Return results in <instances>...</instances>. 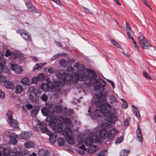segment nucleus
Masks as SVG:
<instances>
[{
  "instance_id": "f257e3e1",
  "label": "nucleus",
  "mask_w": 156,
  "mask_h": 156,
  "mask_svg": "<svg viewBox=\"0 0 156 156\" xmlns=\"http://www.w3.org/2000/svg\"><path fill=\"white\" fill-rule=\"evenodd\" d=\"M71 122L69 118L64 119L62 116L57 119L56 116H53L49 123V125L52 127L55 133L60 135H64L67 142L71 144H74L73 134L70 129Z\"/></svg>"
},
{
  "instance_id": "f03ea898",
  "label": "nucleus",
  "mask_w": 156,
  "mask_h": 156,
  "mask_svg": "<svg viewBox=\"0 0 156 156\" xmlns=\"http://www.w3.org/2000/svg\"><path fill=\"white\" fill-rule=\"evenodd\" d=\"M99 103L96 106V110L94 114L97 116L102 117L104 116L105 120L107 122L113 123L116 120L115 115L113 113L111 109V106L108 103H101L100 100Z\"/></svg>"
},
{
  "instance_id": "7ed1b4c3",
  "label": "nucleus",
  "mask_w": 156,
  "mask_h": 156,
  "mask_svg": "<svg viewBox=\"0 0 156 156\" xmlns=\"http://www.w3.org/2000/svg\"><path fill=\"white\" fill-rule=\"evenodd\" d=\"M59 75L57 76L62 79V81L64 83H66V85L70 86L72 83H77L79 79L80 80H84V83L87 87H89L92 84L95 83L93 81V80L89 78L85 73H83L81 76L77 72L74 73L73 76L69 74H67L65 73Z\"/></svg>"
},
{
  "instance_id": "20e7f679",
  "label": "nucleus",
  "mask_w": 156,
  "mask_h": 156,
  "mask_svg": "<svg viewBox=\"0 0 156 156\" xmlns=\"http://www.w3.org/2000/svg\"><path fill=\"white\" fill-rule=\"evenodd\" d=\"M58 72L59 74L56 75L57 76L60 78V81L58 83H55L54 85L51 82H48L47 83H42L41 85V88L43 90L44 92H47L48 89H51L52 91L57 93L60 92V87H63L64 84L66 85V83H64L62 81V79L57 76L58 75H59V74H62L64 73H61L59 71Z\"/></svg>"
},
{
  "instance_id": "39448f33",
  "label": "nucleus",
  "mask_w": 156,
  "mask_h": 156,
  "mask_svg": "<svg viewBox=\"0 0 156 156\" xmlns=\"http://www.w3.org/2000/svg\"><path fill=\"white\" fill-rule=\"evenodd\" d=\"M39 127H38V125L34 126L33 127V129L34 130L38 131L40 129L42 133H47V134L49 136V137L50 136H52L54 135L52 132L48 129L47 128L46 123L43 122H40L39 123Z\"/></svg>"
},
{
  "instance_id": "423d86ee",
  "label": "nucleus",
  "mask_w": 156,
  "mask_h": 156,
  "mask_svg": "<svg viewBox=\"0 0 156 156\" xmlns=\"http://www.w3.org/2000/svg\"><path fill=\"white\" fill-rule=\"evenodd\" d=\"M4 55L1 51H0V73H4L9 75H10V71L5 66L6 59L4 57Z\"/></svg>"
},
{
  "instance_id": "0eeeda50",
  "label": "nucleus",
  "mask_w": 156,
  "mask_h": 156,
  "mask_svg": "<svg viewBox=\"0 0 156 156\" xmlns=\"http://www.w3.org/2000/svg\"><path fill=\"white\" fill-rule=\"evenodd\" d=\"M17 32V33L20 34L23 39L25 40L32 41L29 34L26 30L20 29L18 30Z\"/></svg>"
},
{
  "instance_id": "6e6552de",
  "label": "nucleus",
  "mask_w": 156,
  "mask_h": 156,
  "mask_svg": "<svg viewBox=\"0 0 156 156\" xmlns=\"http://www.w3.org/2000/svg\"><path fill=\"white\" fill-rule=\"evenodd\" d=\"M91 134L89 135L88 137L86 138L85 143L87 146L89 147L90 146L92 145V143L93 142V140L94 138H95V140L94 141L95 143H97L99 141V138L98 136H92Z\"/></svg>"
},
{
  "instance_id": "1a4fd4ad",
  "label": "nucleus",
  "mask_w": 156,
  "mask_h": 156,
  "mask_svg": "<svg viewBox=\"0 0 156 156\" xmlns=\"http://www.w3.org/2000/svg\"><path fill=\"white\" fill-rule=\"evenodd\" d=\"M118 131L114 128H112L108 130L107 136L108 140H112L116 136Z\"/></svg>"
},
{
  "instance_id": "9d476101",
  "label": "nucleus",
  "mask_w": 156,
  "mask_h": 156,
  "mask_svg": "<svg viewBox=\"0 0 156 156\" xmlns=\"http://www.w3.org/2000/svg\"><path fill=\"white\" fill-rule=\"evenodd\" d=\"M86 71L88 74V75H87L89 76V78L93 80V81H94V83H97L98 80L94 78L96 76V74L95 72L93 70L89 69H87Z\"/></svg>"
},
{
  "instance_id": "9b49d317",
  "label": "nucleus",
  "mask_w": 156,
  "mask_h": 156,
  "mask_svg": "<svg viewBox=\"0 0 156 156\" xmlns=\"http://www.w3.org/2000/svg\"><path fill=\"white\" fill-rule=\"evenodd\" d=\"M25 4L28 8V10L33 13L37 12V9L32 4L31 2L30 1L25 2Z\"/></svg>"
},
{
  "instance_id": "f8f14e48",
  "label": "nucleus",
  "mask_w": 156,
  "mask_h": 156,
  "mask_svg": "<svg viewBox=\"0 0 156 156\" xmlns=\"http://www.w3.org/2000/svg\"><path fill=\"white\" fill-rule=\"evenodd\" d=\"M11 68L12 70L17 73H21L23 71L22 68L21 67L16 64H12Z\"/></svg>"
},
{
  "instance_id": "ddd939ff",
  "label": "nucleus",
  "mask_w": 156,
  "mask_h": 156,
  "mask_svg": "<svg viewBox=\"0 0 156 156\" xmlns=\"http://www.w3.org/2000/svg\"><path fill=\"white\" fill-rule=\"evenodd\" d=\"M136 132L137 140L140 142H142L143 140V138L142 135L141 131L138 124Z\"/></svg>"
},
{
  "instance_id": "4468645a",
  "label": "nucleus",
  "mask_w": 156,
  "mask_h": 156,
  "mask_svg": "<svg viewBox=\"0 0 156 156\" xmlns=\"http://www.w3.org/2000/svg\"><path fill=\"white\" fill-rule=\"evenodd\" d=\"M30 134L28 132L23 131L20 135V137L22 139H24L27 140H29L31 137Z\"/></svg>"
},
{
  "instance_id": "2eb2a0df",
  "label": "nucleus",
  "mask_w": 156,
  "mask_h": 156,
  "mask_svg": "<svg viewBox=\"0 0 156 156\" xmlns=\"http://www.w3.org/2000/svg\"><path fill=\"white\" fill-rule=\"evenodd\" d=\"M132 106L133 111L135 115L138 119H140V116L139 109L133 105Z\"/></svg>"
},
{
  "instance_id": "dca6fc26",
  "label": "nucleus",
  "mask_w": 156,
  "mask_h": 156,
  "mask_svg": "<svg viewBox=\"0 0 156 156\" xmlns=\"http://www.w3.org/2000/svg\"><path fill=\"white\" fill-rule=\"evenodd\" d=\"M9 124L12 127L17 128L19 126L18 122L13 119H12L8 121Z\"/></svg>"
},
{
  "instance_id": "f3484780",
  "label": "nucleus",
  "mask_w": 156,
  "mask_h": 156,
  "mask_svg": "<svg viewBox=\"0 0 156 156\" xmlns=\"http://www.w3.org/2000/svg\"><path fill=\"white\" fill-rule=\"evenodd\" d=\"M98 148V147L96 145H92L89 147L88 149V153H93L96 151Z\"/></svg>"
},
{
  "instance_id": "a211bd4d",
  "label": "nucleus",
  "mask_w": 156,
  "mask_h": 156,
  "mask_svg": "<svg viewBox=\"0 0 156 156\" xmlns=\"http://www.w3.org/2000/svg\"><path fill=\"white\" fill-rule=\"evenodd\" d=\"M74 67L77 69L79 71H83L85 70V67L84 65L80 64L78 63H76L74 65Z\"/></svg>"
},
{
  "instance_id": "6ab92c4d",
  "label": "nucleus",
  "mask_w": 156,
  "mask_h": 156,
  "mask_svg": "<svg viewBox=\"0 0 156 156\" xmlns=\"http://www.w3.org/2000/svg\"><path fill=\"white\" fill-rule=\"evenodd\" d=\"M38 154L40 156H48L49 154V152L47 150L41 149L39 151Z\"/></svg>"
},
{
  "instance_id": "aec40b11",
  "label": "nucleus",
  "mask_w": 156,
  "mask_h": 156,
  "mask_svg": "<svg viewBox=\"0 0 156 156\" xmlns=\"http://www.w3.org/2000/svg\"><path fill=\"white\" fill-rule=\"evenodd\" d=\"M4 85L7 89H12L14 88V85L12 82L7 81L4 83Z\"/></svg>"
},
{
  "instance_id": "412c9836",
  "label": "nucleus",
  "mask_w": 156,
  "mask_h": 156,
  "mask_svg": "<svg viewBox=\"0 0 156 156\" xmlns=\"http://www.w3.org/2000/svg\"><path fill=\"white\" fill-rule=\"evenodd\" d=\"M107 133V130L106 128L102 129L99 132V135L100 137L103 139L106 138V135Z\"/></svg>"
},
{
  "instance_id": "4be33fe9",
  "label": "nucleus",
  "mask_w": 156,
  "mask_h": 156,
  "mask_svg": "<svg viewBox=\"0 0 156 156\" xmlns=\"http://www.w3.org/2000/svg\"><path fill=\"white\" fill-rule=\"evenodd\" d=\"M21 82L22 84L27 85H30L31 83L29 79L26 77L21 78Z\"/></svg>"
},
{
  "instance_id": "5701e85b",
  "label": "nucleus",
  "mask_w": 156,
  "mask_h": 156,
  "mask_svg": "<svg viewBox=\"0 0 156 156\" xmlns=\"http://www.w3.org/2000/svg\"><path fill=\"white\" fill-rule=\"evenodd\" d=\"M94 88L95 91L98 92L100 93H102L105 90L104 87H101V85H97L94 86Z\"/></svg>"
},
{
  "instance_id": "b1692460",
  "label": "nucleus",
  "mask_w": 156,
  "mask_h": 156,
  "mask_svg": "<svg viewBox=\"0 0 156 156\" xmlns=\"http://www.w3.org/2000/svg\"><path fill=\"white\" fill-rule=\"evenodd\" d=\"M23 87L20 85H18L15 87V93L17 94L21 93L23 91Z\"/></svg>"
},
{
  "instance_id": "393cba45",
  "label": "nucleus",
  "mask_w": 156,
  "mask_h": 156,
  "mask_svg": "<svg viewBox=\"0 0 156 156\" xmlns=\"http://www.w3.org/2000/svg\"><path fill=\"white\" fill-rule=\"evenodd\" d=\"M41 111L42 114L45 116H47L50 114L49 109L45 107L42 108Z\"/></svg>"
},
{
  "instance_id": "a878e982",
  "label": "nucleus",
  "mask_w": 156,
  "mask_h": 156,
  "mask_svg": "<svg viewBox=\"0 0 156 156\" xmlns=\"http://www.w3.org/2000/svg\"><path fill=\"white\" fill-rule=\"evenodd\" d=\"M34 143L31 141L27 142L24 144V146L26 148H30L33 147L34 146Z\"/></svg>"
},
{
  "instance_id": "bb28decb",
  "label": "nucleus",
  "mask_w": 156,
  "mask_h": 156,
  "mask_svg": "<svg viewBox=\"0 0 156 156\" xmlns=\"http://www.w3.org/2000/svg\"><path fill=\"white\" fill-rule=\"evenodd\" d=\"M59 64L63 67H66L67 66V61L64 59H62L59 61Z\"/></svg>"
},
{
  "instance_id": "cd10ccee",
  "label": "nucleus",
  "mask_w": 156,
  "mask_h": 156,
  "mask_svg": "<svg viewBox=\"0 0 156 156\" xmlns=\"http://www.w3.org/2000/svg\"><path fill=\"white\" fill-rule=\"evenodd\" d=\"M130 153L129 150H123L120 153V156H127Z\"/></svg>"
},
{
  "instance_id": "c85d7f7f",
  "label": "nucleus",
  "mask_w": 156,
  "mask_h": 156,
  "mask_svg": "<svg viewBox=\"0 0 156 156\" xmlns=\"http://www.w3.org/2000/svg\"><path fill=\"white\" fill-rule=\"evenodd\" d=\"M57 141L58 142V145L59 146L63 145L64 144L65 140L63 138L61 137H58Z\"/></svg>"
},
{
  "instance_id": "c756f323",
  "label": "nucleus",
  "mask_w": 156,
  "mask_h": 156,
  "mask_svg": "<svg viewBox=\"0 0 156 156\" xmlns=\"http://www.w3.org/2000/svg\"><path fill=\"white\" fill-rule=\"evenodd\" d=\"M76 146L77 147H78L81 150H83L82 151L80 150H79V153L81 154L84 153L83 151H86V148L84 145L82 144L81 145H76Z\"/></svg>"
},
{
  "instance_id": "7c9ffc66",
  "label": "nucleus",
  "mask_w": 156,
  "mask_h": 156,
  "mask_svg": "<svg viewBox=\"0 0 156 156\" xmlns=\"http://www.w3.org/2000/svg\"><path fill=\"white\" fill-rule=\"evenodd\" d=\"M56 134L55 135L49 137V140L50 142L52 144L54 143L56 141Z\"/></svg>"
},
{
  "instance_id": "2f4dec72",
  "label": "nucleus",
  "mask_w": 156,
  "mask_h": 156,
  "mask_svg": "<svg viewBox=\"0 0 156 156\" xmlns=\"http://www.w3.org/2000/svg\"><path fill=\"white\" fill-rule=\"evenodd\" d=\"M18 56V54L15 52H11L10 56L9 57V58L12 59H15Z\"/></svg>"
},
{
  "instance_id": "473e14b6",
  "label": "nucleus",
  "mask_w": 156,
  "mask_h": 156,
  "mask_svg": "<svg viewBox=\"0 0 156 156\" xmlns=\"http://www.w3.org/2000/svg\"><path fill=\"white\" fill-rule=\"evenodd\" d=\"M8 136L10 137V140L11 143L14 145H16L17 143V141L16 138L13 136L8 135Z\"/></svg>"
},
{
  "instance_id": "72a5a7b5",
  "label": "nucleus",
  "mask_w": 156,
  "mask_h": 156,
  "mask_svg": "<svg viewBox=\"0 0 156 156\" xmlns=\"http://www.w3.org/2000/svg\"><path fill=\"white\" fill-rule=\"evenodd\" d=\"M108 154V151L107 150H105L100 152L98 155L97 156H106Z\"/></svg>"
},
{
  "instance_id": "f704fd0d",
  "label": "nucleus",
  "mask_w": 156,
  "mask_h": 156,
  "mask_svg": "<svg viewBox=\"0 0 156 156\" xmlns=\"http://www.w3.org/2000/svg\"><path fill=\"white\" fill-rule=\"evenodd\" d=\"M139 43L140 44H142L143 42L146 41V40L145 39L144 37L143 36L141 35L138 38Z\"/></svg>"
},
{
  "instance_id": "c9c22d12",
  "label": "nucleus",
  "mask_w": 156,
  "mask_h": 156,
  "mask_svg": "<svg viewBox=\"0 0 156 156\" xmlns=\"http://www.w3.org/2000/svg\"><path fill=\"white\" fill-rule=\"evenodd\" d=\"M44 77L43 73H41L38 75L37 77L39 81H43L44 80Z\"/></svg>"
},
{
  "instance_id": "e433bc0d",
  "label": "nucleus",
  "mask_w": 156,
  "mask_h": 156,
  "mask_svg": "<svg viewBox=\"0 0 156 156\" xmlns=\"http://www.w3.org/2000/svg\"><path fill=\"white\" fill-rule=\"evenodd\" d=\"M41 63L40 64H36L34 67L33 70L35 71L36 70H39L40 68L43 66Z\"/></svg>"
},
{
  "instance_id": "4c0bfd02",
  "label": "nucleus",
  "mask_w": 156,
  "mask_h": 156,
  "mask_svg": "<svg viewBox=\"0 0 156 156\" xmlns=\"http://www.w3.org/2000/svg\"><path fill=\"white\" fill-rule=\"evenodd\" d=\"M141 44L144 48L147 49L150 47L152 46L151 44H148L147 43L146 40L145 41V42Z\"/></svg>"
},
{
  "instance_id": "58836bf2",
  "label": "nucleus",
  "mask_w": 156,
  "mask_h": 156,
  "mask_svg": "<svg viewBox=\"0 0 156 156\" xmlns=\"http://www.w3.org/2000/svg\"><path fill=\"white\" fill-rule=\"evenodd\" d=\"M99 82L101 85V87H104L106 85V82L102 79L99 78Z\"/></svg>"
},
{
  "instance_id": "ea45409f",
  "label": "nucleus",
  "mask_w": 156,
  "mask_h": 156,
  "mask_svg": "<svg viewBox=\"0 0 156 156\" xmlns=\"http://www.w3.org/2000/svg\"><path fill=\"white\" fill-rule=\"evenodd\" d=\"M109 98L111 101L115 102H117L118 100L115 98V96L113 95H111L109 96Z\"/></svg>"
},
{
  "instance_id": "a19ab883",
  "label": "nucleus",
  "mask_w": 156,
  "mask_h": 156,
  "mask_svg": "<svg viewBox=\"0 0 156 156\" xmlns=\"http://www.w3.org/2000/svg\"><path fill=\"white\" fill-rule=\"evenodd\" d=\"M12 112L11 111H9L8 112L7 115L9 119V121L13 119L12 118Z\"/></svg>"
},
{
  "instance_id": "79ce46f5",
  "label": "nucleus",
  "mask_w": 156,
  "mask_h": 156,
  "mask_svg": "<svg viewBox=\"0 0 156 156\" xmlns=\"http://www.w3.org/2000/svg\"><path fill=\"white\" fill-rule=\"evenodd\" d=\"M112 43L113 45L117 47L120 48H121V46H120L119 44L115 40L113 39H112Z\"/></svg>"
},
{
  "instance_id": "37998d69",
  "label": "nucleus",
  "mask_w": 156,
  "mask_h": 156,
  "mask_svg": "<svg viewBox=\"0 0 156 156\" xmlns=\"http://www.w3.org/2000/svg\"><path fill=\"white\" fill-rule=\"evenodd\" d=\"M74 69L71 66L68 67L67 69V72L70 74L73 73L74 72Z\"/></svg>"
},
{
  "instance_id": "c03bdc74",
  "label": "nucleus",
  "mask_w": 156,
  "mask_h": 156,
  "mask_svg": "<svg viewBox=\"0 0 156 156\" xmlns=\"http://www.w3.org/2000/svg\"><path fill=\"white\" fill-rule=\"evenodd\" d=\"M41 99L44 101H46L48 98L47 95L45 94H42L41 97Z\"/></svg>"
},
{
  "instance_id": "a18cd8bd",
  "label": "nucleus",
  "mask_w": 156,
  "mask_h": 156,
  "mask_svg": "<svg viewBox=\"0 0 156 156\" xmlns=\"http://www.w3.org/2000/svg\"><path fill=\"white\" fill-rule=\"evenodd\" d=\"M130 119L129 118H128L126 120H124L123 123L125 126H128L129 124Z\"/></svg>"
},
{
  "instance_id": "49530a36",
  "label": "nucleus",
  "mask_w": 156,
  "mask_h": 156,
  "mask_svg": "<svg viewBox=\"0 0 156 156\" xmlns=\"http://www.w3.org/2000/svg\"><path fill=\"white\" fill-rule=\"evenodd\" d=\"M123 140V137L121 136L117 139L115 140V143L116 144H119L122 142Z\"/></svg>"
},
{
  "instance_id": "de8ad7c7",
  "label": "nucleus",
  "mask_w": 156,
  "mask_h": 156,
  "mask_svg": "<svg viewBox=\"0 0 156 156\" xmlns=\"http://www.w3.org/2000/svg\"><path fill=\"white\" fill-rule=\"evenodd\" d=\"M121 100L122 101L123 104L122 105V108L124 109H126L128 107V105L126 101L123 99H121Z\"/></svg>"
},
{
  "instance_id": "09e8293b",
  "label": "nucleus",
  "mask_w": 156,
  "mask_h": 156,
  "mask_svg": "<svg viewBox=\"0 0 156 156\" xmlns=\"http://www.w3.org/2000/svg\"><path fill=\"white\" fill-rule=\"evenodd\" d=\"M56 111L58 113H60L62 111V108L60 105L56 106L55 107Z\"/></svg>"
},
{
  "instance_id": "8fccbe9b",
  "label": "nucleus",
  "mask_w": 156,
  "mask_h": 156,
  "mask_svg": "<svg viewBox=\"0 0 156 156\" xmlns=\"http://www.w3.org/2000/svg\"><path fill=\"white\" fill-rule=\"evenodd\" d=\"M7 81L6 80V78L3 75H0V82Z\"/></svg>"
},
{
  "instance_id": "3c124183",
  "label": "nucleus",
  "mask_w": 156,
  "mask_h": 156,
  "mask_svg": "<svg viewBox=\"0 0 156 156\" xmlns=\"http://www.w3.org/2000/svg\"><path fill=\"white\" fill-rule=\"evenodd\" d=\"M53 107V105L52 103H48L46 104V106L45 107L49 109L52 108Z\"/></svg>"
},
{
  "instance_id": "603ef678",
  "label": "nucleus",
  "mask_w": 156,
  "mask_h": 156,
  "mask_svg": "<svg viewBox=\"0 0 156 156\" xmlns=\"http://www.w3.org/2000/svg\"><path fill=\"white\" fill-rule=\"evenodd\" d=\"M127 35L128 38L131 39V40L133 39V36L130 34L131 32H132V31H130L129 30H127Z\"/></svg>"
},
{
  "instance_id": "864d4df0",
  "label": "nucleus",
  "mask_w": 156,
  "mask_h": 156,
  "mask_svg": "<svg viewBox=\"0 0 156 156\" xmlns=\"http://www.w3.org/2000/svg\"><path fill=\"white\" fill-rule=\"evenodd\" d=\"M5 97V94L4 92L0 89V98L3 99Z\"/></svg>"
},
{
  "instance_id": "5fc2aeb1",
  "label": "nucleus",
  "mask_w": 156,
  "mask_h": 156,
  "mask_svg": "<svg viewBox=\"0 0 156 156\" xmlns=\"http://www.w3.org/2000/svg\"><path fill=\"white\" fill-rule=\"evenodd\" d=\"M143 74L144 76L147 80L150 79V77L147 72H143Z\"/></svg>"
},
{
  "instance_id": "6e6d98bb",
  "label": "nucleus",
  "mask_w": 156,
  "mask_h": 156,
  "mask_svg": "<svg viewBox=\"0 0 156 156\" xmlns=\"http://www.w3.org/2000/svg\"><path fill=\"white\" fill-rule=\"evenodd\" d=\"M37 77H34L32 78V82L34 83H36L38 81Z\"/></svg>"
},
{
  "instance_id": "4d7b16f0",
  "label": "nucleus",
  "mask_w": 156,
  "mask_h": 156,
  "mask_svg": "<svg viewBox=\"0 0 156 156\" xmlns=\"http://www.w3.org/2000/svg\"><path fill=\"white\" fill-rule=\"evenodd\" d=\"M29 90L30 92H34L35 90V88L34 86H31L29 88Z\"/></svg>"
},
{
  "instance_id": "13d9d810",
  "label": "nucleus",
  "mask_w": 156,
  "mask_h": 156,
  "mask_svg": "<svg viewBox=\"0 0 156 156\" xmlns=\"http://www.w3.org/2000/svg\"><path fill=\"white\" fill-rule=\"evenodd\" d=\"M126 30H129L130 31H132L131 29L130 28L129 24L127 22L126 23Z\"/></svg>"
},
{
  "instance_id": "bf43d9fd",
  "label": "nucleus",
  "mask_w": 156,
  "mask_h": 156,
  "mask_svg": "<svg viewBox=\"0 0 156 156\" xmlns=\"http://www.w3.org/2000/svg\"><path fill=\"white\" fill-rule=\"evenodd\" d=\"M17 154L18 155V156H26L24 153L20 151L17 152Z\"/></svg>"
},
{
  "instance_id": "052dcab7",
  "label": "nucleus",
  "mask_w": 156,
  "mask_h": 156,
  "mask_svg": "<svg viewBox=\"0 0 156 156\" xmlns=\"http://www.w3.org/2000/svg\"><path fill=\"white\" fill-rule=\"evenodd\" d=\"M11 52H10V51L9 50H7L6 51V53L5 54V56L6 57H9L11 55Z\"/></svg>"
},
{
  "instance_id": "680f3d73",
  "label": "nucleus",
  "mask_w": 156,
  "mask_h": 156,
  "mask_svg": "<svg viewBox=\"0 0 156 156\" xmlns=\"http://www.w3.org/2000/svg\"><path fill=\"white\" fill-rule=\"evenodd\" d=\"M9 156H18V155L17 154V152L16 153L15 152H12L9 153Z\"/></svg>"
},
{
  "instance_id": "e2e57ef3",
  "label": "nucleus",
  "mask_w": 156,
  "mask_h": 156,
  "mask_svg": "<svg viewBox=\"0 0 156 156\" xmlns=\"http://www.w3.org/2000/svg\"><path fill=\"white\" fill-rule=\"evenodd\" d=\"M54 71L55 69L53 67L50 68L48 69V72L51 73H54Z\"/></svg>"
},
{
  "instance_id": "0e129e2a",
  "label": "nucleus",
  "mask_w": 156,
  "mask_h": 156,
  "mask_svg": "<svg viewBox=\"0 0 156 156\" xmlns=\"http://www.w3.org/2000/svg\"><path fill=\"white\" fill-rule=\"evenodd\" d=\"M108 80V81L109 82V83H110L111 85H112V88H115V85L114 82L110 80Z\"/></svg>"
},
{
  "instance_id": "69168bd1",
  "label": "nucleus",
  "mask_w": 156,
  "mask_h": 156,
  "mask_svg": "<svg viewBox=\"0 0 156 156\" xmlns=\"http://www.w3.org/2000/svg\"><path fill=\"white\" fill-rule=\"evenodd\" d=\"M26 107H27V109H31L32 108L33 106L32 105L30 104H27Z\"/></svg>"
},
{
  "instance_id": "338daca9",
  "label": "nucleus",
  "mask_w": 156,
  "mask_h": 156,
  "mask_svg": "<svg viewBox=\"0 0 156 156\" xmlns=\"http://www.w3.org/2000/svg\"><path fill=\"white\" fill-rule=\"evenodd\" d=\"M55 44L58 47H61L62 46V44L61 43L59 42L55 41Z\"/></svg>"
},
{
  "instance_id": "774afa93",
  "label": "nucleus",
  "mask_w": 156,
  "mask_h": 156,
  "mask_svg": "<svg viewBox=\"0 0 156 156\" xmlns=\"http://www.w3.org/2000/svg\"><path fill=\"white\" fill-rule=\"evenodd\" d=\"M22 108L25 111H27V107H26V105L25 106L24 105H23L22 106Z\"/></svg>"
}]
</instances>
